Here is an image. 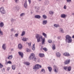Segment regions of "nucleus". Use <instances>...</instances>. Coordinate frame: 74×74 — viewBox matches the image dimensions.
<instances>
[{
	"label": "nucleus",
	"mask_w": 74,
	"mask_h": 74,
	"mask_svg": "<svg viewBox=\"0 0 74 74\" xmlns=\"http://www.w3.org/2000/svg\"><path fill=\"white\" fill-rule=\"evenodd\" d=\"M36 38L37 39V41L38 42L41 41L42 40V45L44 44L45 42V38H42V36L38 34H36Z\"/></svg>",
	"instance_id": "f257e3e1"
},
{
	"label": "nucleus",
	"mask_w": 74,
	"mask_h": 74,
	"mask_svg": "<svg viewBox=\"0 0 74 74\" xmlns=\"http://www.w3.org/2000/svg\"><path fill=\"white\" fill-rule=\"evenodd\" d=\"M29 59L30 60H34L35 62L37 60V58L35 57V55L34 53H32L30 54Z\"/></svg>",
	"instance_id": "f03ea898"
},
{
	"label": "nucleus",
	"mask_w": 74,
	"mask_h": 74,
	"mask_svg": "<svg viewBox=\"0 0 74 74\" xmlns=\"http://www.w3.org/2000/svg\"><path fill=\"white\" fill-rule=\"evenodd\" d=\"M66 39L65 40L66 41H67L68 42H71L72 41V39H71V36L69 35H67L66 36Z\"/></svg>",
	"instance_id": "7ed1b4c3"
},
{
	"label": "nucleus",
	"mask_w": 74,
	"mask_h": 74,
	"mask_svg": "<svg viewBox=\"0 0 74 74\" xmlns=\"http://www.w3.org/2000/svg\"><path fill=\"white\" fill-rule=\"evenodd\" d=\"M41 65L39 64H36L34 67L33 69H36V70H38L40 68H41Z\"/></svg>",
	"instance_id": "20e7f679"
},
{
	"label": "nucleus",
	"mask_w": 74,
	"mask_h": 74,
	"mask_svg": "<svg viewBox=\"0 0 74 74\" xmlns=\"http://www.w3.org/2000/svg\"><path fill=\"white\" fill-rule=\"evenodd\" d=\"M0 12L2 13V14H5V11L4 10V8L3 7H1L0 8Z\"/></svg>",
	"instance_id": "39448f33"
},
{
	"label": "nucleus",
	"mask_w": 74,
	"mask_h": 74,
	"mask_svg": "<svg viewBox=\"0 0 74 74\" xmlns=\"http://www.w3.org/2000/svg\"><path fill=\"white\" fill-rule=\"evenodd\" d=\"M54 71L55 72V73H58V68L56 66L54 65Z\"/></svg>",
	"instance_id": "423d86ee"
},
{
	"label": "nucleus",
	"mask_w": 74,
	"mask_h": 74,
	"mask_svg": "<svg viewBox=\"0 0 74 74\" xmlns=\"http://www.w3.org/2000/svg\"><path fill=\"white\" fill-rule=\"evenodd\" d=\"M63 55L65 56H70V55L67 52L64 53L63 54Z\"/></svg>",
	"instance_id": "0eeeda50"
},
{
	"label": "nucleus",
	"mask_w": 74,
	"mask_h": 74,
	"mask_svg": "<svg viewBox=\"0 0 74 74\" xmlns=\"http://www.w3.org/2000/svg\"><path fill=\"white\" fill-rule=\"evenodd\" d=\"M70 60H67L65 61L64 64H68L69 63H70Z\"/></svg>",
	"instance_id": "6e6552de"
},
{
	"label": "nucleus",
	"mask_w": 74,
	"mask_h": 74,
	"mask_svg": "<svg viewBox=\"0 0 74 74\" xmlns=\"http://www.w3.org/2000/svg\"><path fill=\"white\" fill-rule=\"evenodd\" d=\"M56 56L58 58H60V56H61V54L59 52H57L56 53Z\"/></svg>",
	"instance_id": "1a4fd4ad"
},
{
	"label": "nucleus",
	"mask_w": 74,
	"mask_h": 74,
	"mask_svg": "<svg viewBox=\"0 0 74 74\" xmlns=\"http://www.w3.org/2000/svg\"><path fill=\"white\" fill-rule=\"evenodd\" d=\"M24 8H26L27 7V0L25 1V2L24 4Z\"/></svg>",
	"instance_id": "9d476101"
},
{
	"label": "nucleus",
	"mask_w": 74,
	"mask_h": 74,
	"mask_svg": "<svg viewBox=\"0 0 74 74\" xmlns=\"http://www.w3.org/2000/svg\"><path fill=\"white\" fill-rule=\"evenodd\" d=\"M18 53L19 54V55L21 56V58H23V53L19 52Z\"/></svg>",
	"instance_id": "9b49d317"
},
{
	"label": "nucleus",
	"mask_w": 74,
	"mask_h": 74,
	"mask_svg": "<svg viewBox=\"0 0 74 74\" xmlns=\"http://www.w3.org/2000/svg\"><path fill=\"white\" fill-rule=\"evenodd\" d=\"M39 57H40V58H42L43 57H44V54L43 53H40L39 55Z\"/></svg>",
	"instance_id": "f8f14e48"
},
{
	"label": "nucleus",
	"mask_w": 74,
	"mask_h": 74,
	"mask_svg": "<svg viewBox=\"0 0 74 74\" xmlns=\"http://www.w3.org/2000/svg\"><path fill=\"white\" fill-rule=\"evenodd\" d=\"M35 18H37L38 19H40L41 18V16L39 15H36L35 16Z\"/></svg>",
	"instance_id": "ddd939ff"
},
{
	"label": "nucleus",
	"mask_w": 74,
	"mask_h": 74,
	"mask_svg": "<svg viewBox=\"0 0 74 74\" xmlns=\"http://www.w3.org/2000/svg\"><path fill=\"white\" fill-rule=\"evenodd\" d=\"M48 69L50 72H51V71L52 70V69L51 67L48 66Z\"/></svg>",
	"instance_id": "4468645a"
},
{
	"label": "nucleus",
	"mask_w": 74,
	"mask_h": 74,
	"mask_svg": "<svg viewBox=\"0 0 74 74\" xmlns=\"http://www.w3.org/2000/svg\"><path fill=\"white\" fill-rule=\"evenodd\" d=\"M2 48H3V49L5 50L6 49V47L5 46V44H4L2 45Z\"/></svg>",
	"instance_id": "2eb2a0df"
},
{
	"label": "nucleus",
	"mask_w": 74,
	"mask_h": 74,
	"mask_svg": "<svg viewBox=\"0 0 74 74\" xmlns=\"http://www.w3.org/2000/svg\"><path fill=\"white\" fill-rule=\"evenodd\" d=\"M4 26V23H3L2 22H1L0 23V27H3V26Z\"/></svg>",
	"instance_id": "dca6fc26"
},
{
	"label": "nucleus",
	"mask_w": 74,
	"mask_h": 74,
	"mask_svg": "<svg viewBox=\"0 0 74 74\" xmlns=\"http://www.w3.org/2000/svg\"><path fill=\"white\" fill-rule=\"evenodd\" d=\"M18 47L19 49H22V46L21 44H19L18 45Z\"/></svg>",
	"instance_id": "f3484780"
},
{
	"label": "nucleus",
	"mask_w": 74,
	"mask_h": 74,
	"mask_svg": "<svg viewBox=\"0 0 74 74\" xmlns=\"http://www.w3.org/2000/svg\"><path fill=\"white\" fill-rule=\"evenodd\" d=\"M47 23V21L44 20L43 21V25H46Z\"/></svg>",
	"instance_id": "a211bd4d"
},
{
	"label": "nucleus",
	"mask_w": 74,
	"mask_h": 74,
	"mask_svg": "<svg viewBox=\"0 0 74 74\" xmlns=\"http://www.w3.org/2000/svg\"><path fill=\"white\" fill-rule=\"evenodd\" d=\"M35 44H34L32 47V50H33V51H34L35 50Z\"/></svg>",
	"instance_id": "6ab92c4d"
},
{
	"label": "nucleus",
	"mask_w": 74,
	"mask_h": 74,
	"mask_svg": "<svg viewBox=\"0 0 74 74\" xmlns=\"http://www.w3.org/2000/svg\"><path fill=\"white\" fill-rule=\"evenodd\" d=\"M24 64H26V65H29L30 64V63H29V62H24L23 63Z\"/></svg>",
	"instance_id": "aec40b11"
},
{
	"label": "nucleus",
	"mask_w": 74,
	"mask_h": 74,
	"mask_svg": "<svg viewBox=\"0 0 74 74\" xmlns=\"http://www.w3.org/2000/svg\"><path fill=\"white\" fill-rule=\"evenodd\" d=\"M27 40H28V38H23L22 39L23 41H26Z\"/></svg>",
	"instance_id": "412c9836"
},
{
	"label": "nucleus",
	"mask_w": 74,
	"mask_h": 74,
	"mask_svg": "<svg viewBox=\"0 0 74 74\" xmlns=\"http://www.w3.org/2000/svg\"><path fill=\"white\" fill-rule=\"evenodd\" d=\"M16 68V66L15 65H13L12 66V68L13 70H15Z\"/></svg>",
	"instance_id": "4be33fe9"
},
{
	"label": "nucleus",
	"mask_w": 74,
	"mask_h": 74,
	"mask_svg": "<svg viewBox=\"0 0 74 74\" xmlns=\"http://www.w3.org/2000/svg\"><path fill=\"white\" fill-rule=\"evenodd\" d=\"M12 55L9 56L8 57V59H12Z\"/></svg>",
	"instance_id": "5701e85b"
},
{
	"label": "nucleus",
	"mask_w": 74,
	"mask_h": 74,
	"mask_svg": "<svg viewBox=\"0 0 74 74\" xmlns=\"http://www.w3.org/2000/svg\"><path fill=\"white\" fill-rule=\"evenodd\" d=\"M67 69H68V71H71V66H69L68 67Z\"/></svg>",
	"instance_id": "b1692460"
},
{
	"label": "nucleus",
	"mask_w": 74,
	"mask_h": 74,
	"mask_svg": "<svg viewBox=\"0 0 74 74\" xmlns=\"http://www.w3.org/2000/svg\"><path fill=\"white\" fill-rule=\"evenodd\" d=\"M42 35L44 36L45 37V38H47V34L45 33H43L42 34Z\"/></svg>",
	"instance_id": "393cba45"
},
{
	"label": "nucleus",
	"mask_w": 74,
	"mask_h": 74,
	"mask_svg": "<svg viewBox=\"0 0 74 74\" xmlns=\"http://www.w3.org/2000/svg\"><path fill=\"white\" fill-rule=\"evenodd\" d=\"M61 17L62 18H65L66 17V15L62 14L61 15Z\"/></svg>",
	"instance_id": "a878e982"
},
{
	"label": "nucleus",
	"mask_w": 74,
	"mask_h": 74,
	"mask_svg": "<svg viewBox=\"0 0 74 74\" xmlns=\"http://www.w3.org/2000/svg\"><path fill=\"white\" fill-rule=\"evenodd\" d=\"M43 49L44 50V51H48V49H47V48L45 47L43 48Z\"/></svg>",
	"instance_id": "bb28decb"
},
{
	"label": "nucleus",
	"mask_w": 74,
	"mask_h": 74,
	"mask_svg": "<svg viewBox=\"0 0 74 74\" xmlns=\"http://www.w3.org/2000/svg\"><path fill=\"white\" fill-rule=\"evenodd\" d=\"M0 34L1 36H3V32L1 31V29H0Z\"/></svg>",
	"instance_id": "cd10ccee"
},
{
	"label": "nucleus",
	"mask_w": 74,
	"mask_h": 74,
	"mask_svg": "<svg viewBox=\"0 0 74 74\" xmlns=\"http://www.w3.org/2000/svg\"><path fill=\"white\" fill-rule=\"evenodd\" d=\"M42 17L44 18V19H46V18H47V16L44 14L42 16Z\"/></svg>",
	"instance_id": "c85d7f7f"
},
{
	"label": "nucleus",
	"mask_w": 74,
	"mask_h": 74,
	"mask_svg": "<svg viewBox=\"0 0 74 74\" xmlns=\"http://www.w3.org/2000/svg\"><path fill=\"white\" fill-rule=\"evenodd\" d=\"M52 49L53 50H54V49H55V45H53Z\"/></svg>",
	"instance_id": "c756f323"
},
{
	"label": "nucleus",
	"mask_w": 74,
	"mask_h": 74,
	"mask_svg": "<svg viewBox=\"0 0 74 74\" xmlns=\"http://www.w3.org/2000/svg\"><path fill=\"white\" fill-rule=\"evenodd\" d=\"M63 69L65 70H66L67 69L68 67L67 66H64L63 67Z\"/></svg>",
	"instance_id": "7c9ffc66"
},
{
	"label": "nucleus",
	"mask_w": 74,
	"mask_h": 74,
	"mask_svg": "<svg viewBox=\"0 0 74 74\" xmlns=\"http://www.w3.org/2000/svg\"><path fill=\"white\" fill-rule=\"evenodd\" d=\"M54 26L55 27H59V25H58L55 24L54 25Z\"/></svg>",
	"instance_id": "2f4dec72"
},
{
	"label": "nucleus",
	"mask_w": 74,
	"mask_h": 74,
	"mask_svg": "<svg viewBox=\"0 0 74 74\" xmlns=\"http://www.w3.org/2000/svg\"><path fill=\"white\" fill-rule=\"evenodd\" d=\"M26 51L27 52H29L31 50L30 49H29L27 48L26 49Z\"/></svg>",
	"instance_id": "473e14b6"
},
{
	"label": "nucleus",
	"mask_w": 74,
	"mask_h": 74,
	"mask_svg": "<svg viewBox=\"0 0 74 74\" xmlns=\"http://www.w3.org/2000/svg\"><path fill=\"white\" fill-rule=\"evenodd\" d=\"M25 34V32L23 31L22 32V34L21 35V36H24V34Z\"/></svg>",
	"instance_id": "72a5a7b5"
},
{
	"label": "nucleus",
	"mask_w": 74,
	"mask_h": 74,
	"mask_svg": "<svg viewBox=\"0 0 74 74\" xmlns=\"http://www.w3.org/2000/svg\"><path fill=\"white\" fill-rule=\"evenodd\" d=\"M25 15L24 13H22L20 15V16H24Z\"/></svg>",
	"instance_id": "f704fd0d"
},
{
	"label": "nucleus",
	"mask_w": 74,
	"mask_h": 74,
	"mask_svg": "<svg viewBox=\"0 0 74 74\" xmlns=\"http://www.w3.org/2000/svg\"><path fill=\"white\" fill-rule=\"evenodd\" d=\"M49 14L51 15H52V14H53V12L51 11L49 12Z\"/></svg>",
	"instance_id": "c9c22d12"
},
{
	"label": "nucleus",
	"mask_w": 74,
	"mask_h": 74,
	"mask_svg": "<svg viewBox=\"0 0 74 74\" xmlns=\"http://www.w3.org/2000/svg\"><path fill=\"white\" fill-rule=\"evenodd\" d=\"M41 72H42L43 73H45V69H42L41 70Z\"/></svg>",
	"instance_id": "e433bc0d"
},
{
	"label": "nucleus",
	"mask_w": 74,
	"mask_h": 74,
	"mask_svg": "<svg viewBox=\"0 0 74 74\" xmlns=\"http://www.w3.org/2000/svg\"><path fill=\"white\" fill-rule=\"evenodd\" d=\"M3 67V65H2L1 63H0V68H2Z\"/></svg>",
	"instance_id": "4c0bfd02"
},
{
	"label": "nucleus",
	"mask_w": 74,
	"mask_h": 74,
	"mask_svg": "<svg viewBox=\"0 0 74 74\" xmlns=\"http://www.w3.org/2000/svg\"><path fill=\"white\" fill-rule=\"evenodd\" d=\"M35 8L36 10H38L39 9H40V8H39V7H38V6H36L35 7Z\"/></svg>",
	"instance_id": "58836bf2"
},
{
	"label": "nucleus",
	"mask_w": 74,
	"mask_h": 74,
	"mask_svg": "<svg viewBox=\"0 0 74 74\" xmlns=\"http://www.w3.org/2000/svg\"><path fill=\"white\" fill-rule=\"evenodd\" d=\"M7 63L8 64H12V62L11 61H8Z\"/></svg>",
	"instance_id": "ea45409f"
},
{
	"label": "nucleus",
	"mask_w": 74,
	"mask_h": 74,
	"mask_svg": "<svg viewBox=\"0 0 74 74\" xmlns=\"http://www.w3.org/2000/svg\"><path fill=\"white\" fill-rule=\"evenodd\" d=\"M48 42L49 43H51L52 42V40H48Z\"/></svg>",
	"instance_id": "a19ab883"
},
{
	"label": "nucleus",
	"mask_w": 74,
	"mask_h": 74,
	"mask_svg": "<svg viewBox=\"0 0 74 74\" xmlns=\"http://www.w3.org/2000/svg\"><path fill=\"white\" fill-rule=\"evenodd\" d=\"M27 44L28 45L29 47H30L31 46V43H29Z\"/></svg>",
	"instance_id": "79ce46f5"
},
{
	"label": "nucleus",
	"mask_w": 74,
	"mask_h": 74,
	"mask_svg": "<svg viewBox=\"0 0 74 74\" xmlns=\"http://www.w3.org/2000/svg\"><path fill=\"white\" fill-rule=\"evenodd\" d=\"M67 2H70L71 1V0H66Z\"/></svg>",
	"instance_id": "37998d69"
},
{
	"label": "nucleus",
	"mask_w": 74,
	"mask_h": 74,
	"mask_svg": "<svg viewBox=\"0 0 74 74\" xmlns=\"http://www.w3.org/2000/svg\"><path fill=\"white\" fill-rule=\"evenodd\" d=\"M61 32H62V33H64V32H63V29H61Z\"/></svg>",
	"instance_id": "c03bdc74"
},
{
	"label": "nucleus",
	"mask_w": 74,
	"mask_h": 74,
	"mask_svg": "<svg viewBox=\"0 0 74 74\" xmlns=\"http://www.w3.org/2000/svg\"><path fill=\"white\" fill-rule=\"evenodd\" d=\"M28 1L29 2V4H30V3H31V0H28Z\"/></svg>",
	"instance_id": "a18cd8bd"
},
{
	"label": "nucleus",
	"mask_w": 74,
	"mask_h": 74,
	"mask_svg": "<svg viewBox=\"0 0 74 74\" xmlns=\"http://www.w3.org/2000/svg\"><path fill=\"white\" fill-rule=\"evenodd\" d=\"M64 9H66V5H64Z\"/></svg>",
	"instance_id": "49530a36"
},
{
	"label": "nucleus",
	"mask_w": 74,
	"mask_h": 74,
	"mask_svg": "<svg viewBox=\"0 0 74 74\" xmlns=\"http://www.w3.org/2000/svg\"><path fill=\"white\" fill-rule=\"evenodd\" d=\"M15 36L16 37V36H18V34H15Z\"/></svg>",
	"instance_id": "de8ad7c7"
},
{
	"label": "nucleus",
	"mask_w": 74,
	"mask_h": 74,
	"mask_svg": "<svg viewBox=\"0 0 74 74\" xmlns=\"http://www.w3.org/2000/svg\"><path fill=\"white\" fill-rule=\"evenodd\" d=\"M16 3H17V1H18V0H14Z\"/></svg>",
	"instance_id": "09e8293b"
},
{
	"label": "nucleus",
	"mask_w": 74,
	"mask_h": 74,
	"mask_svg": "<svg viewBox=\"0 0 74 74\" xmlns=\"http://www.w3.org/2000/svg\"><path fill=\"white\" fill-rule=\"evenodd\" d=\"M11 32H13V31H14V29H11Z\"/></svg>",
	"instance_id": "8fccbe9b"
},
{
	"label": "nucleus",
	"mask_w": 74,
	"mask_h": 74,
	"mask_svg": "<svg viewBox=\"0 0 74 74\" xmlns=\"http://www.w3.org/2000/svg\"><path fill=\"white\" fill-rule=\"evenodd\" d=\"M72 38H74V35L72 36Z\"/></svg>",
	"instance_id": "3c124183"
},
{
	"label": "nucleus",
	"mask_w": 74,
	"mask_h": 74,
	"mask_svg": "<svg viewBox=\"0 0 74 74\" xmlns=\"http://www.w3.org/2000/svg\"><path fill=\"white\" fill-rule=\"evenodd\" d=\"M42 49H40V50H42Z\"/></svg>",
	"instance_id": "603ef678"
},
{
	"label": "nucleus",
	"mask_w": 74,
	"mask_h": 74,
	"mask_svg": "<svg viewBox=\"0 0 74 74\" xmlns=\"http://www.w3.org/2000/svg\"><path fill=\"white\" fill-rule=\"evenodd\" d=\"M72 15H74V13H72Z\"/></svg>",
	"instance_id": "864d4df0"
},
{
	"label": "nucleus",
	"mask_w": 74,
	"mask_h": 74,
	"mask_svg": "<svg viewBox=\"0 0 74 74\" xmlns=\"http://www.w3.org/2000/svg\"><path fill=\"white\" fill-rule=\"evenodd\" d=\"M42 0H39V1H41Z\"/></svg>",
	"instance_id": "5fc2aeb1"
},
{
	"label": "nucleus",
	"mask_w": 74,
	"mask_h": 74,
	"mask_svg": "<svg viewBox=\"0 0 74 74\" xmlns=\"http://www.w3.org/2000/svg\"><path fill=\"white\" fill-rule=\"evenodd\" d=\"M18 74H21V73H19Z\"/></svg>",
	"instance_id": "6e6d98bb"
}]
</instances>
